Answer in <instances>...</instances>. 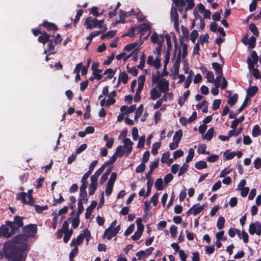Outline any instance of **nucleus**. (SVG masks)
<instances>
[{
    "label": "nucleus",
    "mask_w": 261,
    "mask_h": 261,
    "mask_svg": "<svg viewBox=\"0 0 261 261\" xmlns=\"http://www.w3.org/2000/svg\"><path fill=\"white\" fill-rule=\"evenodd\" d=\"M25 247L14 243H5L4 250L5 257L12 261H23V253Z\"/></svg>",
    "instance_id": "obj_1"
},
{
    "label": "nucleus",
    "mask_w": 261,
    "mask_h": 261,
    "mask_svg": "<svg viewBox=\"0 0 261 261\" xmlns=\"http://www.w3.org/2000/svg\"><path fill=\"white\" fill-rule=\"evenodd\" d=\"M124 147L126 148V150L123 149L121 145H119L115 152V154L118 157L121 158L124 154H125L126 156H127L132 151L133 142L130 140L129 138H125L123 140Z\"/></svg>",
    "instance_id": "obj_2"
},
{
    "label": "nucleus",
    "mask_w": 261,
    "mask_h": 261,
    "mask_svg": "<svg viewBox=\"0 0 261 261\" xmlns=\"http://www.w3.org/2000/svg\"><path fill=\"white\" fill-rule=\"evenodd\" d=\"M37 226L35 224L27 225L22 228L24 236L28 238L34 237L37 232Z\"/></svg>",
    "instance_id": "obj_3"
},
{
    "label": "nucleus",
    "mask_w": 261,
    "mask_h": 261,
    "mask_svg": "<svg viewBox=\"0 0 261 261\" xmlns=\"http://www.w3.org/2000/svg\"><path fill=\"white\" fill-rule=\"evenodd\" d=\"M249 232L250 234L253 235L256 233L259 236L261 234V224L259 222L255 223H251L249 226Z\"/></svg>",
    "instance_id": "obj_4"
},
{
    "label": "nucleus",
    "mask_w": 261,
    "mask_h": 261,
    "mask_svg": "<svg viewBox=\"0 0 261 261\" xmlns=\"http://www.w3.org/2000/svg\"><path fill=\"white\" fill-rule=\"evenodd\" d=\"M169 82L167 80L162 79L158 83L156 88L160 92L166 94L169 91Z\"/></svg>",
    "instance_id": "obj_5"
},
{
    "label": "nucleus",
    "mask_w": 261,
    "mask_h": 261,
    "mask_svg": "<svg viewBox=\"0 0 261 261\" xmlns=\"http://www.w3.org/2000/svg\"><path fill=\"white\" fill-rule=\"evenodd\" d=\"M50 35L48 34L46 31H43V33L42 35H40L38 38V42L43 44L44 45L46 43L51 42L52 43H54V39H50V38L51 37Z\"/></svg>",
    "instance_id": "obj_6"
},
{
    "label": "nucleus",
    "mask_w": 261,
    "mask_h": 261,
    "mask_svg": "<svg viewBox=\"0 0 261 261\" xmlns=\"http://www.w3.org/2000/svg\"><path fill=\"white\" fill-rule=\"evenodd\" d=\"M41 27H43L47 31H57L58 30V28L55 23L48 22L46 20H44L42 23L39 24V28Z\"/></svg>",
    "instance_id": "obj_7"
},
{
    "label": "nucleus",
    "mask_w": 261,
    "mask_h": 261,
    "mask_svg": "<svg viewBox=\"0 0 261 261\" xmlns=\"http://www.w3.org/2000/svg\"><path fill=\"white\" fill-rule=\"evenodd\" d=\"M97 22L98 20L96 18L93 19L92 17H89L85 19L84 25L87 29H92L97 27Z\"/></svg>",
    "instance_id": "obj_8"
},
{
    "label": "nucleus",
    "mask_w": 261,
    "mask_h": 261,
    "mask_svg": "<svg viewBox=\"0 0 261 261\" xmlns=\"http://www.w3.org/2000/svg\"><path fill=\"white\" fill-rule=\"evenodd\" d=\"M97 201L93 200L91 203L90 205L86 208L85 213V218L89 219L92 213L93 210L95 208L97 205Z\"/></svg>",
    "instance_id": "obj_9"
},
{
    "label": "nucleus",
    "mask_w": 261,
    "mask_h": 261,
    "mask_svg": "<svg viewBox=\"0 0 261 261\" xmlns=\"http://www.w3.org/2000/svg\"><path fill=\"white\" fill-rule=\"evenodd\" d=\"M181 61V51L179 50L177 58L174 64V73L175 75H177L179 73V69L180 63Z\"/></svg>",
    "instance_id": "obj_10"
},
{
    "label": "nucleus",
    "mask_w": 261,
    "mask_h": 261,
    "mask_svg": "<svg viewBox=\"0 0 261 261\" xmlns=\"http://www.w3.org/2000/svg\"><path fill=\"white\" fill-rule=\"evenodd\" d=\"M6 225L11 229L10 231L12 236L18 232L19 230V228L13 221H6Z\"/></svg>",
    "instance_id": "obj_11"
},
{
    "label": "nucleus",
    "mask_w": 261,
    "mask_h": 261,
    "mask_svg": "<svg viewBox=\"0 0 261 261\" xmlns=\"http://www.w3.org/2000/svg\"><path fill=\"white\" fill-rule=\"evenodd\" d=\"M0 233L1 235L7 238H9L12 236L11 231H9V228L6 225H2L0 227Z\"/></svg>",
    "instance_id": "obj_12"
},
{
    "label": "nucleus",
    "mask_w": 261,
    "mask_h": 261,
    "mask_svg": "<svg viewBox=\"0 0 261 261\" xmlns=\"http://www.w3.org/2000/svg\"><path fill=\"white\" fill-rule=\"evenodd\" d=\"M116 96V92L115 90L111 92L108 94L109 99L107 101L106 105L107 106H110L112 105H114L116 102V99L114 97Z\"/></svg>",
    "instance_id": "obj_13"
},
{
    "label": "nucleus",
    "mask_w": 261,
    "mask_h": 261,
    "mask_svg": "<svg viewBox=\"0 0 261 261\" xmlns=\"http://www.w3.org/2000/svg\"><path fill=\"white\" fill-rule=\"evenodd\" d=\"M258 88L256 86H250L246 90L247 97L249 98L254 96L257 92Z\"/></svg>",
    "instance_id": "obj_14"
},
{
    "label": "nucleus",
    "mask_w": 261,
    "mask_h": 261,
    "mask_svg": "<svg viewBox=\"0 0 261 261\" xmlns=\"http://www.w3.org/2000/svg\"><path fill=\"white\" fill-rule=\"evenodd\" d=\"M105 167L102 165L98 169H97L93 175L90 177V180L97 182V179L99 176L103 172Z\"/></svg>",
    "instance_id": "obj_15"
},
{
    "label": "nucleus",
    "mask_w": 261,
    "mask_h": 261,
    "mask_svg": "<svg viewBox=\"0 0 261 261\" xmlns=\"http://www.w3.org/2000/svg\"><path fill=\"white\" fill-rule=\"evenodd\" d=\"M56 45H57V44H55V42H54V43H52L51 42L48 43L47 48L44 50L43 53L46 54L47 53H49V55L55 54L56 51H55L54 50Z\"/></svg>",
    "instance_id": "obj_16"
},
{
    "label": "nucleus",
    "mask_w": 261,
    "mask_h": 261,
    "mask_svg": "<svg viewBox=\"0 0 261 261\" xmlns=\"http://www.w3.org/2000/svg\"><path fill=\"white\" fill-rule=\"evenodd\" d=\"M161 93L157 90L156 87L152 88L150 91V99L153 100L157 99L161 96Z\"/></svg>",
    "instance_id": "obj_17"
},
{
    "label": "nucleus",
    "mask_w": 261,
    "mask_h": 261,
    "mask_svg": "<svg viewBox=\"0 0 261 261\" xmlns=\"http://www.w3.org/2000/svg\"><path fill=\"white\" fill-rule=\"evenodd\" d=\"M127 13L122 10H119V16L120 19L116 21V23H125L126 22L125 18L126 17Z\"/></svg>",
    "instance_id": "obj_18"
},
{
    "label": "nucleus",
    "mask_w": 261,
    "mask_h": 261,
    "mask_svg": "<svg viewBox=\"0 0 261 261\" xmlns=\"http://www.w3.org/2000/svg\"><path fill=\"white\" fill-rule=\"evenodd\" d=\"M91 183L89 186V194L93 195L97 188V182L90 180Z\"/></svg>",
    "instance_id": "obj_19"
},
{
    "label": "nucleus",
    "mask_w": 261,
    "mask_h": 261,
    "mask_svg": "<svg viewBox=\"0 0 261 261\" xmlns=\"http://www.w3.org/2000/svg\"><path fill=\"white\" fill-rule=\"evenodd\" d=\"M128 79V75L125 72L123 71L120 72L118 78V84H119L121 82L124 84H126L127 83Z\"/></svg>",
    "instance_id": "obj_20"
},
{
    "label": "nucleus",
    "mask_w": 261,
    "mask_h": 261,
    "mask_svg": "<svg viewBox=\"0 0 261 261\" xmlns=\"http://www.w3.org/2000/svg\"><path fill=\"white\" fill-rule=\"evenodd\" d=\"M213 68L215 70V73L217 74H221L223 73L222 66L218 62H213L212 64Z\"/></svg>",
    "instance_id": "obj_21"
},
{
    "label": "nucleus",
    "mask_w": 261,
    "mask_h": 261,
    "mask_svg": "<svg viewBox=\"0 0 261 261\" xmlns=\"http://www.w3.org/2000/svg\"><path fill=\"white\" fill-rule=\"evenodd\" d=\"M83 240H84V239H83V236L82 235V233H81L77 237L76 239H72V240L70 243V246H73L74 245L76 246V245H80L83 243Z\"/></svg>",
    "instance_id": "obj_22"
},
{
    "label": "nucleus",
    "mask_w": 261,
    "mask_h": 261,
    "mask_svg": "<svg viewBox=\"0 0 261 261\" xmlns=\"http://www.w3.org/2000/svg\"><path fill=\"white\" fill-rule=\"evenodd\" d=\"M112 167H109L105 173L101 176L100 180V184L101 185H103L104 182L108 179L109 175L111 173L112 171Z\"/></svg>",
    "instance_id": "obj_23"
},
{
    "label": "nucleus",
    "mask_w": 261,
    "mask_h": 261,
    "mask_svg": "<svg viewBox=\"0 0 261 261\" xmlns=\"http://www.w3.org/2000/svg\"><path fill=\"white\" fill-rule=\"evenodd\" d=\"M214 132V128L213 127H211L207 130L204 135H202V138L207 141H210L213 138Z\"/></svg>",
    "instance_id": "obj_24"
},
{
    "label": "nucleus",
    "mask_w": 261,
    "mask_h": 261,
    "mask_svg": "<svg viewBox=\"0 0 261 261\" xmlns=\"http://www.w3.org/2000/svg\"><path fill=\"white\" fill-rule=\"evenodd\" d=\"M182 136V132L181 129H179L178 130L175 132L173 137V140L176 143H179L181 139Z\"/></svg>",
    "instance_id": "obj_25"
},
{
    "label": "nucleus",
    "mask_w": 261,
    "mask_h": 261,
    "mask_svg": "<svg viewBox=\"0 0 261 261\" xmlns=\"http://www.w3.org/2000/svg\"><path fill=\"white\" fill-rule=\"evenodd\" d=\"M68 221L72 222V226L73 228H76L78 227L80 224V216L76 215L75 217L72 219L71 218H69Z\"/></svg>",
    "instance_id": "obj_26"
},
{
    "label": "nucleus",
    "mask_w": 261,
    "mask_h": 261,
    "mask_svg": "<svg viewBox=\"0 0 261 261\" xmlns=\"http://www.w3.org/2000/svg\"><path fill=\"white\" fill-rule=\"evenodd\" d=\"M179 42L180 44L182 45V57L183 59L186 58V56L188 54V46L187 44H184V39L183 37H181L179 38Z\"/></svg>",
    "instance_id": "obj_27"
},
{
    "label": "nucleus",
    "mask_w": 261,
    "mask_h": 261,
    "mask_svg": "<svg viewBox=\"0 0 261 261\" xmlns=\"http://www.w3.org/2000/svg\"><path fill=\"white\" fill-rule=\"evenodd\" d=\"M164 76V74H161L160 72L158 70L156 74H153L151 77L152 83L154 84L158 83L160 80V79Z\"/></svg>",
    "instance_id": "obj_28"
},
{
    "label": "nucleus",
    "mask_w": 261,
    "mask_h": 261,
    "mask_svg": "<svg viewBox=\"0 0 261 261\" xmlns=\"http://www.w3.org/2000/svg\"><path fill=\"white\" fill-rule=\"evenodd\" d=\"M136 224H137V229L136 232H138V233L140 234H142V232L144 230V225L142 224V220L141 218H138L136 220Z\"/></svg>",
    "instance_id": "obj_29"
},
{
    "label": "nucleus",
    "mask_w": 261,
    "mask_h": 261,
    "mask_svg": "<svg viewBox=\"0 0 261 261\" xmlns=\"http://www.w3.org/2000/svg\"><path fill=\"white\" fill-rule=\"evenodd\" d=\"M13 222L19 228L20 227H22L23 225V217L21 216H16L15 217H14Z\"/></svg>",
    "instance_id": "obj_30"
},
{
    "label": "nucleus",
    "mask_w": 261,
    "mask_h": 261,
    "mask_svg": "<svg viewBox=\"0 0 261 261\" xmlns=\"http://www.w3.org/2000/svg\"><path fill=\"white\" fill-rule=\"evenodd\" d=\"M193 206H195L193 208V214L194 216H196L201 213L204 208L205 205L198 206V204H194Z\"/></svg>",
    "instance_id": "obj_31"
},
{
    "label": "nucleus",
    "mask_w": 261,
    "mask_h": 261,
    "mask_svg": "<svg viewBox=\"0 0 261 261\" xmlns=\"http://www.w3.org/2000/svg\"><path fill=\"white\" fill-rule=\"evenodd\" d=\"M235 156H236V152L235 151L229 152V150H227L223 154L224 160H231Z\"/></svg>",
    "instance_id": "obj_32"
},
{
    "label": "nucleus",
    "mask_w": 261,
    "mask_h": 261,
    "mask_svg": "<svg viewBox=\"0 0 261 261\" xmlns=\"http://www.w3.org/2000/svg\"><path fill=\"white\" fill-rule=\"evenodd\" d=\"M143 87L138 86V88L136 90V93L134 97V101L135 102L139 101L141 99L140 93L143 89Z\"/></svg>",
    "instance_id": "obj_33"
},
{
    "label": "nucleus",
    "mask_w": 261,
    "mask_h": 261,
    "mask_svg": "<svg viewBox=\"0 0 261 261\" xmlns=\"http://www.w3.org/2000/svg\"><path fill=\"white\" fill-rule=\"evenodd\" d=\"M154 186L156 189L158 191L162 190L164 189L163 179L161 178H159L156 179Z\"/></svg>",
    "instance_id": "obj_34"
},
{
    "label": "nucleus",
    "mask_w": 261,
    "mask_h": 261,
    "mask_svg": "<svg viewBox=\"0 0 261 261\" xmlns=\"http://www.w3.org/2000/svg\"><path fill=\"white\" fill-rule=\"evenodd\" d=\"M238 99V95L236 93L233 96L228 97L227 103L230 105V106H233L237 102Z\"/></svg>",
    "instance_id": "obj_35"
},
{
    "label": "nucleus",
    "mask_w": 261,
    "mask_h": 261,
    "mask_svg": "<svg viewBox=\"0 0 261 261\" xmlns=\"http://www.w3.org/2000/svg\"><path fill=\"white\" fill-rule=\"evenodd\" d=\"M139 27L140 29V32L142 34L141 35H143L145 32L149 30L150 29V25L148 23L141 24Z\"/></svg>",
    "instance_id": "obj_36"
},
{
    "label": "nucleus",
    "mask_w": 261,
    "mask_h": 261,
    "mask_svg": "<svg viewBox=\"0 0 261 261\" xmlns=\"http://www.w3.org/2000/svg\"><path fill=\"white\" fill-rule=\"evenodd\" d=\"M161 145V142H155L152 145V147L151 149V153L153 155H156L158 153V149L160 148Z\"/></svg>",
    "instance_id": "obj_37"
},
{
    "label": "nucleus",
    "mask_w": 261,
    "mask_h": 261,
    "mask_svg": "<svg viewBox=\"0 0 261 261\" xmlns=\"http://www.w3.org/2000/svg\"><path fill=\"white\" fill-rule=\"evenodd\" d=\"M247 45H248V48L249 49L254 48L256 46V38L253 36H252L249 39H248Z\"/></svg>",
    "instance_id": "obj_38"
},
{
    "label": "nucleus",
    "mask_w": 261,
    "mask_h": 261,
    "mask_svg": "<svg viewBox=\"0 0 261 261\" xmlns=\"http://www.w3.org/2000/svg\"><path fill=\"white\" fill-rule=\"evenodd\" d=\"M261 134V130L259 126L256 124L254 126L252 131V135L253 137H256Z\"/></svg>",
    "instance_id": "obj_39"
},
{
    "label": "nucleus",
    "mask_w": 261,
    "mask_h": 261,
    "mask_svg": "<svg viewBox=\"0 0 261 261\" xmlns=\"http://www.w3.org/2000/svg\"><path fill=\"white\" fill-rule=\"evenodd\" d=\"M23 237H25L23 233L18 234L12 239V242H7V243H14V244H18L22 240Z\"/></svg>",
    "instance_id": "obj_40"
},
{
    "label": "nucleus",
    "mask_w": 261,
    "mask_h": 261,
    "mask_svg": "<svg viewBox=\"0 0 261 261\" xmlns=\"http://www.w3.org/2000/svg\"><path fill=\"white\" fill-rule=\"evenodd\" d=\"M195 167L198 170H201L207 167V164L205 161H200L196 163Z\"/></svg>",
    "instance_id": "obj_41"
},
{
    "label": "nucleus",
    "mask_w": 261,
    "mask_h": 261,
    "mask_svg": "<svg viewBox=\"0 0 261 261\" xmlns=\"http://www.w3.org/2000/svg\"><path fill=\"white\" fill-rule=\"evenodd\" d=\"M225 220L223 217L220 216L217 220V227L219 229H222L224 226Z\"/></svg>",
    "instance_id": "obj_42"
},
{
    "label": "nucleus",
    "mask_w": 261,
    "mask_h": 261,
    "mask_svg": "<svg viewBox=\"0 0 261 261\" xmlns=\"http://www.w3.org/2000/svg\"><path fill=\"white\" fill-rule=\"evenodd\" d=\"M243 128H239L237 130H235V129H232V130H230L228 132V135H229V137H232L235 136L237 137L238 135H239L242 131Z\"/></svg>",
    "instance_id": "obj_43"
},
{
    "label": "nucleus",
    "mask_w": 261,
    "mask_h": 261,
    "mask_svg": "<svg viewBox=\"0 0 261 261\" xmlns=\"http://www.w3.org/2000/svg\"><path fill=\"white\" fill-rule=\"evenodd\" d=\"M118 158V156L116 155V154H115V153H114L112 156L111 158L107 161V162H106L103 165H102L105 168H106L107 166H108L109 165H111V164H113V163H114L116 160H117V158Z\"/></svg>",
    "instance_id": "obj_44"
},
{
    "label": "nucleus",
    "mask_w": 261,
    "mask_h": 261,
    "mask_svg": "<svg viewBox=\"0 0 261 261\" xmlns=\"http://www.w3.org/2000/svg\"><path fill=\"white\" fill-rule=\"evenodd\" d=\"M249 29L250 31L256 37L259 36V31L254 23H251L249 25Z\"/></svg>",
    "instance_id": "obj_45"
},
{
    "label": "nucleus",
    "mask_w": 261,
    "mask_h": 261,
    "mask_svg": "<svg viewBox=\"0 0 261 261\" xmlns=\"http://www.w3.org/2000/svg\"><path fill=\"white\" fill-rule=\"evenodd\" d=\"M143 111V105H140L135 112V117H134L135 120H137L142 115Z\"/></svg>",
    "instance_id": "obj_46"
},
{
    "label": "nucleus",
    "mask_w": 261,
    "mask_h": 261,
    "mask_svg": "<svg viewBox=\"0 0 261 261\" xmlns=\"http://www.w3.org/2000/svg\"><path fill=\"white\" fill-rule=\"evenodd\" d=\"M115 74V71L111 68L106 69L103 72V75H108L106 77L109 79H111Z\"/></svg>",
    "instance_id": "obj_47"
},
{
    "label": "nucleus",
    "mask_w": 261,
    "mask_h": 261,
    "mask_svg": "<svg viewBox=\"0 0 261 261\" xmlns=\"http://www.w3.org/2000/svg\"><path fill=\"white\" fill-rule=\"evenodd\" d=\"M34 206L35 207L36 212L38 214H41L43 211L48 209V206L47 205L41 206L37 204H34Z\"/></svg>",
    "instance_id": "obj_48"
},
{
    "label": "nucleus",
    "mask_w": 261,
    "mask_h": 261,
    "mask_svg": "<svg viewBox=\"0 0 261 261\" xmlns=\"http://www.w3.org/2000/svg\"><path fill=\"white\" fill-rule=\"evenodd\" d=\"M72 233L73 230L72 229H70L69 231L64 232V236L63 238V241L64 243H67L69 241Z\"/></svg>",
    "instance_id": "obj_49"
},
{
    "label": "nucleus",
    "mask_w": 261,
    "mask_h": 261,
    "mask_svg": "<svg viewBox=\"0 0 261 261\" xmlns=\"http://www.w3.org/2000/svg\"><path fill=\"white\" fill-rule=\"evenodd\" d=\"M194 150L193 148H190L189 150L188 154L187 156L186 159V163H188L190 162H191L192 160V159L194 157Z\"/></svg>",
    "instance_id": "obj_50"
},
{
    "label": "nucleus",
    "mask_w": 261,
    "mask_h": 261,
    "mask_svg": "<svg viewBox=\"0 0 261 261\" xmlns=\"http://www.w3.org/2000/svg\"><path fill=\"white\" fill-rule=\"evenodd\" d=\"M83 211L84 206L83 205V202L81 201V199H78L77 210L76 215L80 216V215L83 213Z\"/></svg>",
    "instance_id": "obj_51"
},
{
    "label": "nucleus",
    "mask_w": 261,
    "mask_h": 261,
    "mask_svg": "<svg viewBox=\"0 0 261 261\" xmlns=\"http://www.w3.org/2000/svg\"><path fill=\"white\" fill-rule=\"evenodd\" d=\"M140 61L139 64L137 66V67L139 69H143L144 67V64L145 62V55L144 53L142 54L140 58Z\"/></svg>",
    "instance_id": "obj_52"
},
{
    "label": "nucleus",
    "mask_w": 261,
    "mask_h": 261,
    "mask_svg": "<svg viewBox=\"0 0 261 261\" xmlns=\"http://www.w3.org/2000/svg\"><path fill=\"white\" fill-rule=\"evenodd\" d=\"M83 13V11L82 9H79L77 10L76 15L75 17V19L73 21V25L76 26V23L79 21L80 17L82 16V14Z\"/></svg>",
    "instance_id": "obj_53"
},
{
    "label": "nucleus",
    "mask_w": 261,
    "mask_h": 261,
    "mask_svg": "<svg viewBox=\"0 0 261 261\" xmlns=\"http://www.w3.org/2000/svg\"><path fill=\"white\" fill-rule=\"evenodd\" d=\"M189 167L188 165L184 163L179 169L178 173V176H180L184 174L188 170Z\"/></svg>",
    "instance_id": "obj_54"
},
{
    "label": "nucleus",
    "mask_w": 261,
    "mask_h": 261,
    "mask_svg": "<svg viewBox=\"0 0 261 261\" xmlns=\"http://www.w3.org/2000/svg\"><path fill=\"white\" fill-rule=\"evenodd\" d=\"M153 183V180H147L146 185H147V191L145 193V196H148L151 192V187L152 186Z\"/></svg>",
    "instance_id": "obj_55"
},
{
    "label": "nucleus",
    "mask_w": 261,
    "mask_h": 261,
    "mask_svg": "<svg viewBox=\"0 0 261 261\" xmlns=\"http://www.w3.org/2000/svg\"><path fill=\"white\" fill-rule=\"evenodd\" d=\"M79 250L77 246H75V247L70 251L69 253V260L74 259V257L78 254Z\"/></svg>",
    "instance_id": "obj_56"
},
{
    "label": "nucleus",
    "mask_w": 261,
    "mask_h": 261,
    "mask_svg": "<svg viewBox=\"0 0 261 261\" xmlns=\"http://www.w3.org/2000/svg\"><path fill=\"white\" fill-rule=\"evenodd\" d=\"M165 37L166 38V43L167 45V50H169V53H170V50L172 48V43L171 41V37L169 35L167 34L165 35Z\"/></svg>",
    "instance_id": "obj_57"
},
{
    "label": "nucleus",
    "mask_w": 261,
    "mask_h": 261,
    "mask_svg": "<svg viewBox=\"0 0 261 261\" xmlns=\"http://www.w3.org/2000/svg\"><path fill=\"white\" fill-rule=\"evenodd\" d=\"M117 174L116 172H112L107 184L114 186L117 178Z\"/></svg>",
    "instance_id": "obj_58"
},
{
    "label": "nucleus",
    "mask_w": 261,
    "mask_h": 261,
    "mask_svg": "<svg viewBox=\"0 0 261 261\" xmlns=\"http://www.w3.org/2000/svg\"><path fill=\"white\" fill-rule=\"evenodd\" d=\"M27 194L25 192L19 193L17 196V199H20L24 204L27 203L26 200Z\"/></svg>",
    "instance_id": "obj_59"
},
{
    "label": "nucleus",
    "mask_w": 261,
    "mask_h": 261,
    "mask_svg": "<svg viewBox=\"0 0 261 261\" xmlns=\"http://www.w3.org/2000/svg\"><path fill=\"white\" fill-rule=\"evenodd\" d=\"M82 235L83 236V239H86L87 243H88L91 237L90 231L87 228H86L84 231V233H82Z\"/></svg>",
    "instance_id": "obj_60"
},
{
    "label": "nucleus",
    "mask_w": 261,
    "mask_h": 261,
    "mask_svg": "<svg viewBox=\"0 0 261 261\" xmlns=\"http://www.w3.org/2000/svg\"><path fill=\"white\" fill-rule=\"evenodd\" d=\"M151 66H154L156 69H158L161 67V59L160 57H157L153 61Z\"/></svg>",
    "instance_id": "obj_61"
},
{
    "label": "nucleus",
    "mask_w": 261,
    "mask_h": 261,
    "mask_svg": "<svg viewBox=\"0 0 261 261\" xmlns=\"http://www.w3.org/2000/svg\"><path fill=\"white\" fill-rule=\"evenodd\" d=\"M206 77L208 82L211 83L214 82V74L212 71H207Z\"/></svg>",
    "instance_id": "obj_62"
},
{
    "label": "nucleus",
    "mask_w": 261,
    "mask_h": 261,
    "mask_svg": "<svg viewBox=\"0 0 261 261\" xmlns=\"http://www.w3.org/2000/svg\"><path fill=\"white\" fill-rule=\"evenodd\" d=\"M219 158L218 155L213 154L206 158V161L209 162L214 163L219 159Z\"/></svg>",
    "instance_id": "obj_63"
},
{
    "label": "nucleus",
    "mask_w": 261,
    "mask_h": 261,
    "mask_svg": "<svg viewBox=\"0 0 261 261\" xmlns=\"http://www.w3.org/2000/svg\"><path fill=\"white\" fill-rule=\"evenodd\" d=\"M178 254L181 261H187L188 255L185 252L184 250H180L178 251Z\"/></svg>",
    "instance_id": "obj_64"
}]
</instances>
